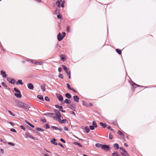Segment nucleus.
Returning a JSON list of instances; mask_svg holds the SVG:
<instances>
[{
  "label": "nucleus",
  "instance_id": "nucleus-22",
  "mask_svg": "<svg viewBox=\"0 0 156 156\" xmlns=\"http://www.w3.org/2000/svg\"><path fill=\"white\" fill-rule=\"evenodd\" d=\"M114 147H115L116 149H119V145L117 144H113Z\"/></svg>",
  "mask_w": 156,
  "mask_h": 156
},
{
  "label": "nucleus",
  "instance_id": "nucleus-42",
  "mask_svg": "<svg viewBox=\"0 0 156 156\" xmlns=\"http://www.w3.org/2000/svg\"><path fill=\"white\" fill-rule=\"evenodd\" d=\"M118 134H119V135H123V134L119 130H118Z\"/></svg>",
  "mask_w": 156,
  "mask_h": 156
},
{
  "label": "nucleus",
  "instance_id": "nucleus-14",
  "mask_svg": "<svg viewBox=\"0 0 156 156\" xmlns=\"http://www.w3.org/2000/svg\"><path fill=\"white\" fill-rule=\"evenodd\" d=\"M56 140L54 139L53 138L51 141V142L53 144L55 145H57L58 144L56 142Z\"/></svg>",
  "mask_w": 156,
  "mask_h": 156
},
{
  "label": "nucleus",
  "instance_id": "nucleus-9",
  "mask_svg": "<svg viewBox=\"0 0 156 156\" xmlns=\"http://www.w3.org/2000/svg\"><path fill=\"white\" fill-rule=\"evenodd\" d=\"M27 86L28 88L30 89L33 90L34 89V86L31 83H28Z\"/></svg>",
  "mask_w": 156,
  "mask_h": 156
},
{
  "label": "nucleus",
  "instance_id": "nucleus-57",
  "mask_svg": "<svg viewBox=\"0 0 156 156\" xmlns=\"http://www.w3.org/2000/svg\"><path fill=\"white\" fill-rule=\"evenodd\" d=\"M0 140L3 143H5V141L4 140H3L1 138H0Z\"/></svg>",
  "mask_w": 156,
  "mask_h": 156
},
{
  "label": "nucleus",
  "instance_id": "nucleus-28",
  "mask_svg": "<svg viewBox=\"0 0 156 156\" xmlns=\"http://www.w3.org/2000/svg\"><path fill=\"white\" fill-rule=\"evenodd\" d=\"M93 125L95 127H97V125L96 124V123L95 122L93 121L92 122Z\"/></svg>",
  "mask_w": 156,
  "mask_h": 156
},
{
  "label": "nucleus",
  "instance_id": "nucleus-18",
  "mask_svg": "<svg viewBox=\"0 0 156 156\" xmlns=\"http://www.w3.org/2000/svg\"><path fill=\"white\" fill-rule=\"evenodd\" d=\"M37 98L43 101H44V99L43 98V97L41 95H38L37 96Z\"/></svg>",
  "mask_w": 156,
  "mask_h": 156
},
{
  "label": "nucleus",
  "instance_id": "nucleus-15",
  "mask_svg": "<svg viewBox=\"0 0 156 156\" xmlns=\"http://www.w3.org/2000/svg\"><path fill=\"white\" fill-rule=\"evenodd\" d=\"M16 83L17 85L21 84L22 85L23 84V83L22 82V80H18Z\"/></svg>",
  "mask_w": 156,
  "mask_h": 156
},
{
  "label": "nucleus",
  "instance_id": "nucleus-31",
  "mask_svg": "<svg viewBox=\"0 0 156 156\" xmlns=\"http://www.w3.org/2000/svg\"><path fill=\"white\" fill-rule=\"evenodd\" d=\"M60 4V2L58 0L57 1L56 3V5L58 7H59Z\"/></svg>",
  "mask_w": 156,
  "mask_h": 156
},
{
  "label": "nucleus",
  "instance_id": "nucleus-51",
  "mask_svg": "<svg viewBox=\"0 0 156 156\" xmlns=\"http://www.w3.org/2000/svg\"><path fill=\"white\" fill-rule=\"evenodd\" d=\"M71 72L70 71H69V78L70 79L71 78Z\"/></svg>",
  "mask_w": 156,
  "mask_h": 156
},
{
  "label": "nucleus",
  "instance_id": "nucleus-35",
  "mask_svg": "<svg viewBox=\"0 0 156 156\" xmlns=\"http://www.w3.org/2000/svg\"><path fill=\"white\" fill-rule=\"evenodd\" d=\"M58 77L59 78H61V79H63V75L61 73L59 74V75H58Z\"/></svg>",
  "mask_w": 156,
  "mask_h": 156
},
{
  "label": "nucleus",
  "instance_id": "nucleus-12",
  "mask_svg": "<svg viewBox=\"0 0 156 156\" xmlns=\"http://www.w3.org/2000/svg\"><path fill=\"white\" fill-rule=\"evenodd\" d=\"M1 74L2 76L3 77H6L7 76V75L5 73V72L3 70H2L1 72Z\"/></svg>",
  "mask_w": 156,
  "mask_h": 156
},
{
  "label": "nucleus",
  "instance_id": "nucleus-44",
  "mask_svg": "<svg viewBox=\"0 0 156 156\" xmlns=\"http://www.w3.org/2000/svg\"><path fill=\"white\" fill-rule=\"evenodd\" d=\"M10 130L13 132L16 133V130L14 129H10Z\"/></svg>",
  "mask_w": 156,
  "mask_h": 156
},
{
  "label": "nucleus",
  "instance_id": "nucleus-29",
  "mask_svg": "<svg viewBox=\"0 0 156 156\" xmlns=\"http://www.w3.org/2000/svg\"><path fill=\"white\" fill-rule=\"evenodd\" d=\"M116 51L119 54H121V51L120 49H116Z\"/></svg>",
  "mask_w": 156,
  "mask_h": 156
},
{
  "label": "nucleus",
  "instance_id": "nucleus-16",
  "mask_svg": "<svg viewBox=\"0 0 156 156\" xmlns=\"http://www.w3.org/2000/svg\"><path fill=\"white\" fill-rule=\"evenodd\" d=\"M61 60L63 61H64L66 60V58L65 57V55H61Z\"/></svg>",
  "mask_w": 156,
  "mask_h": 156
},
{
  "label": "nucleus",
  "instance_id": "nucleus-17",
  "mask_svg": "<svg viewBox=\"0 0 156 156\" xmlns=\"http://www.w3.org/2000/svg\"><path fill=\"white\" fill-rule=\"evenodd\" d=\"M41 88L43 91H44L45 90V85L44 84L41 85Z\"/></svg>",
  "mask_w": 156,
  "mask_h": 156
},
{
  "label": "nucleus",
  "instance_id": "nucleus-33",
  "mask_svg": "<svg viewBox=\"0 0 156 156\" xmlns=\"http://www.w3.org/2000/svg\"><path fill=\"white\" fill-rule=\"evenodd\" d=\"M113 138V135L111 133H110L109 134V138L111 140Z\"/></svg>",
  "mask_w": 156,
  "mask_h": 156
},
{
  "label": "nucleus",
  "instance_id": "nucleus-20",
  "mask_svg": "<svg viewBox=\"0 0 156 156\" xmlns=\"http://www.w3.org/2000/svg\"><path fill=\"white\" fill-rule=\"evenodd\" d=\"M65 95L66 97L70 99L71 98V95L69 93L66 94Z\"/></svg>",
  "mask_w": 156,
  "mask_h": 156
},
{
  "label": "nucleus",
  "instance_id": "nucleus-7",
  "mask_svg": "<svg viewBox=\"0 0 156 156\" xmlns=\"http://www.w3.org/2000/svg\"><path fill=\"white\" fill-rule=\"evenodd\" d=\"M25 134H26V136L25 137L26 138H27L28 137H29L30 138L34 140H35V138L33 136L29 134L28 132H26L25 133Z\"/></svg>",
  "mask_w": 156,
  "mask_h": 156
},
{
  "label": "nucleus",
  "instance_id": "nucleus-1",
  "mask_svg": "<svg viewBox=\"0 0 156 156\" xmlns=\"http://www.w3.org/2000/svg\"><path fill=\"white\" fill-rule=\"evenodd\" d=\"M16 105L18 107L23 108L27 110L30 107L28 105L24 104L23 103L20 101H17Z\"/></svg>",
  "mask_w": 156,
  "mask_h": 156
},
{
  "label": "nucleus",
  "instance_id": "nucleus-64",
  "mask_svg": "<svg viewBox=\"0 0 156 156\" xmlns=\"http://www.w3.org/2000/svg\"><path fill=\"white\" fill-rule=\"evenodd\" d=\"M29 125L31 126L32 128L34 127V126L33 125L31 124H29Z\"/></svg>",
  "mask_w": 156,
  "mask_h": 156
},
{
  "label": "nucleus",
  "instance_id": "nucleus-24",
  "mask_svg": "<svg viewBox=\"0 0 156 156\" xmlns=\"http://www.w3.org/2000/svg\"><path fill=\"white\" fill-rule=\"evenodd\" d=\"M85 130L86 132L87 133H89L90 130V129H89V128H88V126H86V127H85Z\"/></svg>",
  "mask_w": 156,
  "mask_h": 156
},
{
  "label": "nucleus",
  "instance_id": "nucleus-2",
  "mask_svg": "<svg viewBox=\"0 0 156 156\" xmlns=\"http://www.w3.org/2000/svg\"><path fill=\"white\" fill-rule=\"evenodd\" d=\"M54 112H55V114L53 113H52L51 114V117H52L55 119H58V116L57 115V113H60L59 111L57 110H55L54 111Z\"/></svg>",
  "mask_w": 156,
  "mask_h": 156
},
{
  "label": "nucleus",
  "instance_id": "nucleus-5",
  "mask_svg": "<svg viewBox=\"0 0 156 156\" xmlns=\"http://www.w3.org/2000/svg\"><path fill=\"white\" fill-rule=\"evenodd\" d=\"M109 146L108 145H102L101 146V149L106 151H108L109 150Z\"/></svg>",
  "mask_w": 156,
  "mask_h": 156
},
{
  "label": "nucleus",
  "instance_id": "nucleus-4",
  "mask_svg": "<svg viewBox=\"0 0 156 156\" xmlns=\"http://www.w3.org/2000/svg\"><path fill=\"white\" fill-rule=\"evenodd\" d=\"M7 79L9 82L12 84H14L15 83V80L14 79L11 78L9 77H7Z\"/></svg>",
  "mask_w": 156,
  "mask_h": 156
},
{
  "label": "nucleus",
  "instance_id": "nucleus-53",
  "mask_svg": "<svg viewBox=\"0 0 156 156\" xmlns=\"http://www.w3.org/2000/svg\"><path fill=\"white\" fill-rule=\"evenodd\" d=\"M58 144L60 145V146H61L62 147L64 148V146H63V145L60 143H59Z\"/></svg>",
  "mask_w": 156,
  "mask_h": 156
},
{
  "label": "nucleus",
  "instance_id": "nucleus-30",
  "mask_svg": "<svg viewBox=\"0 0 156 156\" xmlns=\"http://www.w3.org/2000/svg\"><path fill=\"white\" fill-rule=\"evenodd\" d=\"M118 153L117 152L113 153L112 154V156H118Z\"/></svg>",
  "mask_w": 156,
  "mask_h": 156
},
{
  "label": "nucleus",
  "instance_id": "nucleus-54",
  "mask_svg": "<svg viewBox=\"0 0 156 156\" xmlns=\"http://www.w3.org/2000/svg\"><path fill=\"white\" fill-rule=\"evenodd\" d=\"M60 140L62 142L64 143H65V141L62 139H60Z\"/></svg>",
  "mask_w": 156,
  "mask_h": 156
},
{
  "label": "nucleus",
  "instance_id": "nucleus-11",
  "mask_svg": "<svg viewBox=\"0 0 156 156\" xmlns=\"http://www.w3.org/2000/svg\"><path fill=\"white\" fill-rule=\"evenodd\" d=\"M14 95L17 98H20L21 97V95L20 92L14 93Z\"/></svg>",
  "mask_w": 156,
  "mask_h": 156
},
{
  "label": "nucleus",
  "instance_id": "nucleus-56",
  "mask_svg": "<svg viewBox=\"0 0 156 156\" xmlns=\"http://www.w3.org/2000/svg\"><path fill=\"white\" fill-rule=\"evenodd\" d=\"M2 84L5 87H7L5 83H2Z\"/></svg>",
  "mask_w": 156,
  "mask_h": 156
},
{
  "label": "nucleus",
  "instance_id": "nucleus-10",
  "mask_svg": "<svg viewBox=\"0 0 156 156\" xmlns=\"http://www.w3.org/2000/svg\"><path fill=\"white\" fill-rule=\"evenodd\" d=\"M57 97L60 101H62L63 100V98L61 94H56Z\"/></svg>",
  "mask_w": 156,
  "mask_h": 156
},
{
  "label": "nucleus",
  "instance_id": "nucleus-45",
  "mask_svg": "<svg viewBox=\"0 0 156 156\" xmlns=\"http://www.w3.org/2000/svg\"><path fill=\"white\" fill-rule=\"evenodd\" d=\"M45 127L47 129H49L50 128V127L47 124H45Z\"/></svg>",
  "mask_w": 156,
  "mask_h": 156
},
{
  "label": "nucleus",
  "instance_id": "nucleus-41",
  "mask_svg": "<svg viewBox=\"0 0 156 156\" xmlns=\"http://www.w3.org/2000/svg\"><path fill=\"white\" fill-rule=\"evenodd\" d=\"M90 129L93 130L94 129V127L93 126H90Z\"/></svg>",
  "mask_w": 156,
  "mask_h": 156
},
{
  "label": "nucleus",
  "instance_id": "nucleus-23",
  "mask_svg": "<svg viewBox=\"0 0 156 156\" xmlns=\"http://www.w3.org/2000/svg\"><path fill=\"white\" fill-rule=\"evenodd\" d=\"M52 113H45L44 114V115H45L49 117H51V116Z\"/></svg>",
  "mask_w": 156,
  "mask_h": 156
},
{
  "label": "nucleus",
  "instance_id": "nucleus-34",
  "mask_svg": "<svg viewBox=\"0 0 156 156\" xmlns=\"http://www.w3.org/2000/svg\"><path fill=\"white\" fill-rule=\"evenodd\" d=\"M36 129L37 131H44V130L43 129H41L39 128H36Z\"/></svg>",
  "mask_w": 156,
  "mask_h": 156
},
{
  "label": "nucleus",
  "instance_id": "nucleus-49",
  "mask_svg": "<svg viewBox=\"0 0 156 156\" xmlns=\"http://www.w3.org/2000/svg\"><path fill=\"white\" fill-rule=\"evenodd\" d=\"M20 127L22 129L24 130H25V128L23 126L21 125L20 126Z\"/></svg>",
  "mask_w": 156,
  "mask_h": 156
},
{
  "label": "nucleus",
  "instance_id": "nucleus-60",
  "mask_svg": "<svg viewBox=\"0 0 156 156\" xmlns=\"http://www.w3.org/2000/svg\"><path fill=\"white\" fill-rule=\"evenodd\" d=\"M58 71L59 72H61L62 71V69L61 68H58Z\"/></svg>",
  "mask_w": 156,
  "mask_h": 156
},
{
  "label": "nucleus",
  "instance_id": "nucleus-40",
  "mask_svg": "<svg viewBox=\"0 0 156 156\" xmlns=\"http://www.w3.org/2000/svg\"><path fill=\"white\" fill-rule=\"evenodd\" d=\"M36 64L38 65H43V63L41 62H37V64Z\"/></svg>",
  "mask_w": 156,
  "mask_h": 156
},
{
  "label": "nucleus",
  "instance_id": "nucleus-27",
  "mask_svg": "<svg viewBox=\"0 0 156 156\" xmlns=\"http://www.w3.org/2000/svg\"><path fill=\"white\" fill-rule=\"evenodd\" d=\"M102 145L101 144H95V146L96 147H98V148H99V147H101V146H102Z\"/></svg>",
  "mask_w": 156,
  "mask_h": 156
},
{
  "label": "nucleus",
  "instance_id": "nucleus-61",
  "mask_svg": "<svg viewBox=\"0 0 156 156\" xmlns=\"http://www.w3.org/2000/svg\"><path fill=\"white\" fill-rule=\"evenodd\" d=\"M55 107L56 108H59V106L58 105H55Z\"/></svg>",
  "mask_w": 156,
  "mask_h": 156
},
{
  "label": "nucleus",
  "instance_id": "nucleus-37",
  "mask_svg": "<svg viewBox=\"0 0 156 156\" xmlns=\"http://www.w3.org/2000/svg\"><path fill=\"white\" fill-rule=\"evenodd\" d=\"M4 153V151L2 149H0V154H3Z\"/></svg>",
  "mask_w": 156,
  "mask_h": 156
},
{
  "label": "nucleus",
  "instance_id": "nucleus-32",
  "mask_svg": "<svg viewBox=\"0 0 156 156\" xmlns=\"http://www.w3.org/2000/svg\"><path fill=\"white\" fill-rule=\"evenodd\" d=\"M45 100L47 101H50L49 98H48V97L47 96H45Z\"/></svg>",
  "mask_w": 156,
  "mask_h": 156
},
{
  "label": "nucleus",
  "instance_id": "nucleus-3",
  "mask_svg": "<svg viewBox=\"0 0 156 156\" xmlns=\"http://www.w3.org/2000/svg\"><path fill=\"white\" fill-rule=\"evenodd\" d=\"M57 115H58V121L60 123H66L65 122V120L64 119H62L61 120V115L60 113H57Z\"/></svg>",
  "mask_w": 156,
  "mask_h": 156
},
{
  "label": "nucleus",
  "instance_id": "nucleus-48",
  "mask_svg": "<svg viewBox=\"0 0 156 156\" xmlns=\"http://www.w3.org/2000/svg\"><path fill=\"white\" fill-rule=\"evenodd\" d=\"M132 86L133 87H136V86H138V85L136 84L135 83H134L132 84Z\"/></svg>",
  "mask_w": 156,
  "mask_h": 156
},
{
  "label": "nucleus",
  "instance_id": "nucleus-36",
  "mask_svg": "<svg viewBox=\"0 0 156 156\" xmlns=\"http://www.w3.org/2000/svg\"><path fill=\"white\" fill-rule=\"evenodd\" d=\"M14 90L17 93L20 92V91L17 89L16 88H14Z\"/></svg>",
  "mask_w": 156,
  "mask_h": 156
},
{
  "label": "nucleus",
  "instance_id": "nucleus-38",
  "mask_svg": "<svg viewBox=\"0 0 156 156\" xmlns=\"http://www.w3.org/2000/svg\"><path fill=\"white\" fill-rule=\"evenodd\" d=\"M31 62H32V63L34 64H37V62H36V61L34 60H31Z\"/></svg>",
  "mask_w": 156,
  "mask_h": 156
},
{
  "label": "nucleus",
  "instance_id": "nucleus-59",
  "mask_svg": "<svg viewBox=\"0 0 156 156\" xmlns=\"http://www.w3.org/2000/svg\"><path fill=\"white\" fill-rule=\"evenodd\" d=\"M25 122L26 123H27V124H28L29 125V124H30V123L28 121H27V120H25Z\"/></svg>",
  "mask_w": 156,
  "mask_h": 156
},
{
  "label": "nucleus",
  "instance_id": "nucleus-21",
  "mask_svg": "<svg viewBox=\"0 0 156 156\" xmlns=\"http://www.w3.org/2000/svg\"><path fill=\"white\" fill-rule=\"evenodd\" d=\"M74 144H75V145H78L79 147H82V145L80 143H79L78 142H75L74 143Z\"/></svg>",
  "mask_w": 156,
  "mask_h": 156
},
{
  "label": "nucleus",
  "instance_id": "nucleus-52",
  "mask_svg": "<svg viewBox=\"0 0 156 156\" xmlns=\"http://www.w3.org/2000/svg\"><path fill=\"white\" fill-rule=\"evenodd\" d=\"M57 17L58 18V19H60L62 17V16L61 15H58L57 16Z\"/></svg>",
  "mask_w": 156,
  "mask_h": 156
},
{
  "label": "nucleus",
  "instance_id": "nucleus-8",
  "mask_svg": "<svg viewBox=\"0 0 156 156\" xmlns=\"http://www.w3.org/2000/svg\"><path fill=\"white\" fill-rule=\"evenodd\" d=\"M58 40L59 41H61L63 38V37L61 35L60 33H59L57 35Z\"/></svg>",
  "mask_w": 156,
  "mask_h": 156
},
{
  "label": "nucleus",
  "instance_id": "nucleus-39",
  "mask_svg": "<svg viewBox=\"0 0 156 156\" xmlns=\"http://www.w3.org/2000/svg\"><path fill=\"white\" fill-rule=\"evenodd\" d=\"M67 86L68 87V88L69 89V90H71V88L70 87V86L69 85V84L68 83H67Z\"/></svg>",
  "mask_w": 156,
  "mask_h": 156
},
{
  "label": "nucleus",
  "instance_id": "nucleus-62",
  "mask_svg": "<svg viewBox=\"0 0 156 156\" xmlns=\"http://www.w3.org/2000/svg\"><path fill=\"white\" fill-rule=\"evenodd\" d=\"M9 123L12 126H14V124L12 122H9Z\"/></svg>",
  "mask_w": 156,
  "mask_h": 156
},
{
  "label": "nucleus",
  "instance_id": "nucleus-46",
  "mask_svg": "<svg viewBox=\"0 0 156 156\" xmlns=\"http://www.w3.org/2000/svg\"><path fill=\"white\" fill-rule=\"evenodd\" d=\"M8 112L10 114L12 115V116H14L15 115L13 113H12L11 111H8Z\"/></svg>",
  "mask_w": 156,
  "mask_h": 156
},
{
  "label": "nucleus",
  "instance_id": "nucleus-26",
  "mask_svg": "<svg viewBox=\"0 0 156 156\" xmlns=\"http://www.w3.org/2000/svg\"><path fill=\"white\" fill-rule=\"evenodd\" d=\"M100 125L102 126L103 128H105L106 127V126L105 124H103L102 122H100Z\"/></svg>",
  "mask_w": 156,
  "mask_h": 156
},
{
  "label": "nucleus",
  "instance_id": "nucleus-63",
  "mask_svg": "<svg viewBox=\"0 0 156 156\" xmlns=\"http://www.w3.org/2000/svg\"><path fill=\"white\" fill-rule=\"evenodd\" d=\"M64 129L65 130H68V128L66 127H64Z\"/></svg>",
  "mask_w": 156,
  "mask_h": 156
},
{
  "label": "nucleus",
  "instance_id": "nucleus-55",
  "mask_svg": "<svg viewBox=\"0 0 156 156\" xmlns=\"http://www.w3.org/2000/svg\"><path fill=\"white\" fill-rule=\"evenodd\" d=\"M62 36L63 37H64L66 35V33L64 32H63L62 33Z\"/></svg>",
  "mask_w": 156,
  "mask_h": 156
},
{
  "label": "nucleus",
  "instance_id": "nucleus-47",
  "mask_svg": "<svg viewBox=\"0 0 156 156\" xmlns=\"http://www.w3.org/2000/svg\"><path fill=\"white\" fill-rule=\"evenodd\" d=\"M51 127L55 130H57V129H58V128L55 126H52Z\"/></svg>",
  "mask_w": 156,
  "mask_h": 156
},
{
  "label": "nucleus",
  "instance_id": "nucleus-6",
  "mask_svg": "<svg viewBox=\"0 0 156 156\" xmlns=\"http://www.w3.org/2000/svg\"><path fill=\"white\" fill-rule=\"evenodd\" d=\"M121 154L124 156H129L127 152L123 149H122V151L121 152Z\"/></svg>",
  "mask_w": 156,
  "mask_h": 156
},
{
  "label": "nucleus",
  "instance_id": "nucleus-25",
  "mask_svg": "<svg viewBox=\"0 0 156 156\" xmlns=\"http://www.w3.org/2000/svg\"><path fill=\"white\" fill-rule=\"evenodd\" d=\"M64 102L66 104H70L71 103V101L68 99H66L65 100Z\"/></svg>",
  "mask_w": 156,
  "mask_h": 156
},
{
  "label": "nucleus",
  "instance_id": "nucleus-43",
  "mask_svg": "<svg viewBox=\"0 0 156 156\" xmlns=\"http://www.w3.org/2000/svg\"><path fill=\"white\" fill-rule=\"evenodd\" d=\"M8 144L11 145L12 146H15V144L13 143H12L11 142H8Z\"/></svg>",
  "mask_w": 156,
  "mask_h": 156
},
{
  "label": "nucleus",
  "instance_id": "nucleus-13",
  "mask_svg": "<svg viewBox=\"0 0 156 156\" xmlns=\"http://www.w3.org/2000/svg\"><path fill=\"white\" fill-rule=\"evenodd\" d=\"M73 99L76 102H78L79 101V98L77 96H73Z\"/></svg>",
  "mask_w": 156,
  "mask_h": 156
},
{
  "label": "nucleus",
  "instance_id": "nucleus-19",
  "mask_svg": "<svg viewBox=\"0 0 156 156\" xmlns=\"http://www.w3.org/2000/svg\"><path fill=\"white\" fill-rule=\"evenodd\" d=\"M62 67L64 69V70L65 71V72L66 73H67L68 70L67 68H66V66L64 65H62Z\"/></svg>",
  "mask_w": 156,
  "mask_h": 156
},
{
  "label": "nucleus",
  "instance_id": "nucleus-58",
  "mask_svg": "<svg viewBox=\"0 0 156 156\" xmlns=\"http://www.w3.org/2000/svg\"><path fill=\"white\" fill-rule=\"evenodd\" d=\"M41 121L43 122H46V120L45 119H41Z\"/></svg>",
  "mask_w": 156,
  "mask_h": 156
},
{
  "label": "nucleus",
  "instance_id": "nucleus-50",
  "mask_svg": "<svg viewBox=\"0 0 156 156\" xmlns=\"http://www.w3.org/2000/svg\"><path fill=\"white\" fill-rule=\"evenodd\" d=\"M67 31H68V32H69L70 31V27L69 26L67 27Z\"/></svg>",
  "mask_w": 156,
  "mask_h": 156
}]
</instances>
